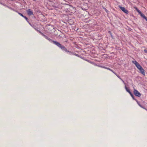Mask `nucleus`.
Here are the masks:
<instances>
[{
  "instance_id": "nucleus-1",
  "label": "nucleus",
  "mask_w": 147,
  "mask_h": 147,
  "mask_svg": "<svg viewBox=\"0 0 147 147\" xmlns=\"http://www.w3.org/2000/svg\"><path fill=\"white\" fill-rule=\"evenodd\" d=\"M41 34L42 35V36H43L46 39L50 41L51 42L53 43L59 48H60L62 51H65L66 53H69V54H71L72 53H71V51L67 50L65 46L61 44L59 42L53 40L50 38L49 37L45 35L42 33H41Z\"/></svg>"
},
{
  "instance_id": "nucleus-2",
  "label": "nucleus",
  "mask_w": 147,
  "mask_h": 147,
  "mask_svg": "<svg viewBox=\"0 0 147 147\" xmlns=\"http://www.w3.org/2000/svg\"><path fill=\"white\" fill-rule=\"evenodd\" d=\"M132 62L135 65L137 69L140 70V72L142 74H144V70L142 67L139 64L138 62H137L135 60L132 61Z\"/></svg>"
},
{
  "instance_id": "nucleus-3",
  "label": "nucleus",
  "mask_w": 147,
  "mask_h": 147,
  "mask_svg": "<svg viewBox=\"0 0 147 147\" xmlns=\"http://www.w3.org/2000/svg\"><path fill=\"white\" fill-rule=\"evenodd\" d=\"M98 66L99 67H102V68L109 70L111 72L113 73L114 74H115L112 69H111L109 67H106L105 65H98Z\"/></svg>"
},
{
  "instance_id": "nucleus-4",
  "label": "nucleus",
  "mask_w": 147,
  "mask_h": 147,
  "mask_svg": "<svg viewBox=\"0 0 147 147\" xmlns=\"http://www.w3.org/2000/svg\"><path fill=\"white\" fill-rule=\"evenodd\" d=\"M119 7L124 13L127 14L128 13V12L127 10L125 9V7L121 6H119Z\"/></svg>"
},
{
  "instance_id": "nucleus-5",
  "label": "nucleus",
  "mask_w": 147,
  "mask_h": 147,
  "mask_svg": "<svg viewBox=\"0 0 147 147\" xmlns=\"http://www.w3.org/2000/svg\"><path fill=\"white\" fill-rule=\"evenodd\" d=\"M134 93L136 96L138 97L140 96L141 94L137 90L134 89Z\"/></svg>"
},
{
  "instance_id": "nucleus-6",
  "label": "nucleus",
  "mask_w": 147,
  "mask_h": 147,
  "mask_svg": "<svg viewBox=\"0 0 147 147\" xmlns=\"http://www.w3.org/2000/svg\"><path fill=\"white\" fill-rule=\"evenodd\" d=\"M26 12L27 14H28V16H30L31 15H33V12L32 11V10L30 9H27Z\"/></svg>"
},
{
  "instance_id": "nucleus-7",
  "label": "nucleus",
  "mask_w": 147,
  "mask_h": 147,
  "mask_svg": "<svg viewBox=\"0 0 147 147\" xmlns=\"http://www.w3.org/2000/svg\"><path fill=\"white\" fill-rule=\"evenodd\" d=\"M126 89L127 91V92H128L129 93V94L131 95V96H132V97L133 98H134V96H133L132 94V93L130 91V90L128 88H127L126 87Z\"/></svg>"
},
{
  "instance_id": "nucleus-8",
  "label": "nucleus",
  "mask_w": 147,
  "mask_h": 147,
  "mask_svg": "<svg viewBox=\"0 0 147 147\" xmlns=\"http://www.w3.org/2000/svg\"><path fill=\"white\" fill-rule=\"evenodd\" d=\"M18 14L20 15V16H22V17H23V18H24L28 22V18H27L26 17L24 16L22 13H18Z\"/></svg>"
},
{
  "instance_id": "nucleus-9",
  "label": "nucleus",
  "mask_w": 147,
  "mask_h": 147,
  "mask_svg": "<svg viewBox=\"0 0 147 147\" xmlns=\"http://www.w3.org/2000/svg\"><path fill=\"white\" fill-rule=\"evenodd\" d=\"M136 11L138 12L139 13H141V12L140 10H139V9H138L136 7Z\"/></svg>"
},
{
  "instance_id": "nucleus-10",
  "label": "nucleus",
  "mask_w": 147,
  "mask_h": 147,
  "mask_svg": "<svg viewBox=\"0 0 147 147\" xmlns=\"http://www.w3.org/2000/svg\"><path fill=\"white\" fill-rule=\"evenodd\" d=\"M103 9H105L106 12L108 13V11L105 8L103 7Z\"/></svg>"
},
{
  "instance_id": "nucleus-11",
  "label": "nucleus",
  "mask_w": 147,
  "mask_h": 147,
  "mask_svg": "<svg viewBox=\"0 0 147 147\" xmlns=\"http://www.w3.org/2000/svg\"><path fill=\"white\" fill-rule=\"evenodd\" d=\"M6 7H8V8H9V9H12V10H13L14 11H15V10L13 9L11 7H10L8 6H6Z\"/></svg>"
},
{
  "instance_id": "nucleus-12",
  "label": "nucleus",
  "mask_w": 147,
  "mask_h": 147,
  "mask_svg": "<svg viewBox=\"0 0 147 147\" xmlns=\"http://www.w3.org/2000/svg\"><path fill=\"white\" fill-rule=\"evenodd\" d=\"M142 17L145 19L147 17H146L144 15H142L141 16Z\"/></svg>"
},
{
  "instance_id": "nucleus-13",
  "label": "nucleus",
  "mask_w": 147,
  "mask_h": 147,
  "mask_svg": "<svg viewBox=\"0 0 147 147\" xmlns=\"http://www.w3.org/2000/svg\"><path fill=\"white\" fill-rule=\"evenodd\" d=\"M35 29L38 32H39L40 34H41V33H42L41 31L40 30H38L37 29Z\"/></svg>"
},
{
  "instance_id": "nucleus-14",
  "label": "nucleus",
  "mask_w": 147,
  "mask_h": 147,
  "mask_svg": "<svg viewBox=\"0 0 147 147\" xmlns=\"http://www.w3.org/2000/svg\"><path fill=\"white\" fill-rule=\"evenodd\" d=\"M144 51L146 53H147V49H146L144 50Z\"/></svg>"
},
{
  "instance_id": "nucleus-15",
  "label": "nucleus",
  "mask_w": 147,
  "mask_h": 147,
  "mask_svg": "<svg viewBox=\"0 0 147 147\" xmlns=\"http://www.w3.org/2000/svg\"><path fill=\"white\" fill-rule=\"evenodd\" d=\"M1 3V4L3 5L4 6H7L5 4H3L2 3Z\"/></svg>"
},
{
  "instance_id": "nucleus-16",
  "label": "nucleus",
  "mask_w": 147,
  "mask_h": 147,
  "mask_svg": "<svg viewBox=\"0 0 147 147\" xmlns=\"http://www.w3.org/2000/svg\"><path fill=\"white\" fill-rule=\"evenodd\" d=\"M146 20V21H147V18H146L145 19Z\"/></svg>"
},
{
  "instance_id": "nucleus-17",
  "label": "nucleus",
  "mask_w": 147,
  "mask_h": 147,
  "mask_svg": "<svg viewBox=\"0 0 147 147\" xmlns=\"http://www.w3.org/2000/svg\"><path fill=\"white\" fill-rule=\"evenodd\" d=\"M29 24H30L31 26V24L30 23H29Z\"/></svg>"
},
{
  "instance_id": "nucleus-18",
  "label": "nucleus",
  "mask_w": 147,
  "mask_h": 147,
  "mask_svg": "<svg viewBox=\"0 0 147 147\" xmlns=\"http://www.w3.org/2000/svg\"><path fill=\"white\" fill-rule=\"evenodd\" d=\"M33 0L35 1H36V0Z\"/></svg>"
}]
</instances>
